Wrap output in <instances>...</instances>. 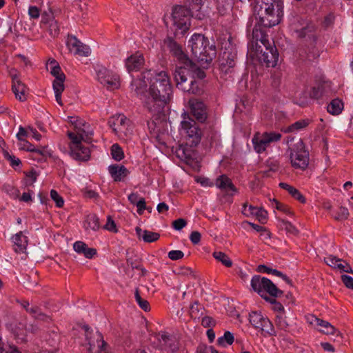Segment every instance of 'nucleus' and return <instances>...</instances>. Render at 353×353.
Instances as JSON below:
<instances>
[{"label": "nucleus", "instance_id": "obj_62", "mask_svg": "<svg viewBox=\"0 0 353 353\" xmlns=\"http://www.w3.org/2000/svg\"><path fill=\"white\" fill-rule=\"evenodd\" d=\"M34 194L33 191L30 190L27 192H23L19 200L23 202H30L32 201V195Z\"/></svg>", "mask_w": 353, "mask_h": 353}, {"label": "nucleus", "instance_id": "obj_22", "mask_svg": "<svg viewBox=\"0 0 353 353\" xmlns=\"http://www.w3.org/2000/svg\"><path fill=\"white\" fill-rule=\"evenodd\" d=\"M158 339L162 345L170 348L172 352L178 348L176 339L167 332H159L158 334Z\"/></svg>", "mask_w": 353, "mask_h": 353}, {"label": "nucleus", "instance_id": "obj_6", "mask_svg": "<svg viewBox=\"0 0 353 353\" xmlns=\"http://www.w3.org/2000/svg\"><path fill=\"white\" fill-rule=\"evenodd\" d=\"M251 287L254 292H257L264 299L265 297H268L266 294L272 297H277L283 294V292L272 281L259 275H254L252 278Z\"/></svg>", "mask_w": 353, "mask_h": 353}, {"label": "nucleus", "instance_id": "obj_31", "mask_svg": "<svg viewBox=\"0 0 353 353\" xmlns=\"http://www.w3.org/2000/svg\"><path fill=\"white\" fill-rule=\"evenodd\" d=\"M256 270L259 272L272 274L276 276L281 277L287 283H288L290 285L292 284L291 280L285 274H283L281 272H280L276 269L270 268L265 265H260L257 267Z\"/></svg>", "mask_w": 353, "mask_h": 353}, {"label": "nucleus", "instance_id": "obj_55", "mask_svg": "<svg viewBox=\"0 0 353 353\" xmlns=\"http://www.w3.org/2000/svg\"><path fill=\"white\" fill-rule=\"evenodd\" d=\"M4 156L6 159H8L10 161V165L13 168L19 166L21 163L19 158H17L14 156L10 155L8 152H6L4 153Z\"/></svg>", "mask_w": 353, "mask_h": 353}, {"label": "nucleus", "instance_id": "obj_29", "mask_svg": "<svg viewBox=\"0 0 353 353\" xmlns=\"http://www.w3.org/2000/svg\"><path fill=\"white\" fill-rule=\"evenodd\" d=\"M74 124L75 128L77 129V132L80 133L84 138L88 137L92 134V130L90 127V125L82 119H77L76 121H71Z\"/></svg>", "mask_w": 353, "mask_h": 353}, {"label": "nucleus", "instance_id": "obj_32", "mask_svg": "<svg viewBox=\"0 0 353 353\" xmlns=\"http://www.w3.org/2000/svg\"><path fill=\"white\" fill-rule=\"evenodd\" d=\"M84 228L86 231H97L100 228L99 218L95 214H90L84 221Z\"/></svg>", "mask_w": 353, "mask_h": 353}, {"label": "nucleus", "instance_id": "obj_56", "mask_svg": "<svg viewBox=\"0 0 353 353\" xmlns=\"http://www.w3.org/2000/svg\"><path fill=\"white\" fill-rule=\"evenodd\" d=\"M197 353H219L211 346H206L204 345H199L197 347Z\"/></svg>", "mask_w": 353, "mask_h": 353}, {"label": "nucleus", "instance_id": "obj_61", "mask_svg": "<svg viewBox=\"0 0 353 353\" xmlns=\"http://www.w3.org/2000/svg\"><path fill=\"white\" fill-rule=\"evenodd\" d=\"M196 181L203 187H212L214 185L213 182H212L208 178L205 177H199L196 179Z\"/></svg>", "mask_w": 353, "mask_h": 353}, {"label": "nucleus", "instance_id": "obj_27", "mask_svg": "<svg viewBox=\"0 0 353 353\" xmlns=\"http://www.w3.org/2000/svg\"><path fill=\"white\" fill-rule=\"evenodd\" d=\"M14 79V82H12L13 92L14 93L17 99L21 101H24L26 99V93L28 88L26 85L21 81V79Z\"/></svg>", "mask_w": 353, "mask_h": 353}, {"label": "nucleus", "instance_id": "obj_16", "mask_svg": "<svg viewBox=\"0 0 353 353\" xmlns=\"http://www.w3.org/2000/svg\"><path fill=\"white\" fill-rule=\"evenodd\" d=\"M189 104L192 114L200 122H203L207 119L205 105L202 101L196 99H190Z\"/></svg>", "mask_w": 353, "mask_h": 353}, {"label": "nucleus", "instance_id": "obj_1", "mask_svg": "<svg viewBox=\"0 0 353 353\" xmlns=\"http://www.w3.org/2000/svg\"><path fill=\"white\" fill-rule=\"evenodd\" d=\"M131 89L139 95L144 106L152 114L160 112L169 102L172 90L169 76L165 71L143 72L141 78L134 79Z\"/></svg>", "mask_w": 353, "mask_h": 353}, {"label": "nucleus", "instance_id": "obj_63", "mask_svg": "<svg viewBox=\"0 0 353 353\" xmlns=\"http://www.w3.org/2000/svg\"><path fill=\"white\" fill-rule=\"evenodd\" d=\"M273 202L275 203V207L276 209H278L281 211H283L287 214L292 213L291 211L290 210V209L286 205L279 203L277 200L274 199Z\"/></svg>", "mask_w": 353, "mask_h": 353}, {"label": "nucleus", "instance_id": "obj_11", "mask_svg": "<svg viewBox=\"0 0 353 353\" xmlns=\"http://www.w3.org/2000/svg\"><path fill=\"white\" fill-rule=\"evenodd\" d=\"M109 125L120 139L128 138L132 134L129 120L123 115L119 114L110 118Z\"/></svg>", "mask_w": 353, "mask_h": 353}, {"label": "nucleus", "instance_id": "obj_20", "mask_svg": "<svg viewBox=\"0 0 353 353\" xmlns=\"http://www.w3.org/2000/svg\"><path fill=\"white\" fill-rule=\"evenodd\" d=\"M108 172L114 181H121L129 174L128 170L124 165L117 164L110 165Z\"/></svg>", "mask_w": 353, "mask_h": 353}, {"label": "nucleus", "instance_id": "obj_14", "mask_svg": "<svg viewBox=\"0 0 353 353\" xmlns=\"http://www.w3.org/2000/svg\"><path fill=\"white\" fill-rule=\"evenodd\" d=\"M250 322L256 329L269 335H275L276 332L271 321L261 313L253 312L250 314Z\"/></svg>", "mask_w": 353, "mask_h": 353}, {"label": "nucleus", "instance_id": "obj_33", "mask_svg": "<svg viewBox=\"0 0 353 353\" xmlns=\"http://www.w3.org/2000/svg\"><path fill=\"white\" fill-rule=\"evenodd\" d=\"M41 22L48 24V30L52 37H55L59 34V27L57 21L53 17H50L48 20H46L44 17H42Z\"/></svg>", "mask_w": 353, "mask_h": 353}, {"label": "nucleus", "instance_id": "obj_52", "mask_svg": "<svg viewBox=\"0 0 353 353\" xmlns=\"http://www.w3.org/2000/svg\"><path fill=\"white\" fill-rule=\"evenodd\" d=\"M313 27L312 26H307L300 30L295 29V32L299 37H305L309 32H312Z\"/></svg>", "mask_w": 353, "mask_h": 353}, {"label": "nucleus", "instance_id": "obj_40", "mask_svg": "<svg viewBox=\"0 0 353 353\" xmlns=\"http://www.w3.org/2000/svg\"><path fill=\"white\" fill-rule=\"evenodd\" d=\"M185 65L188 67V70H190V74H192L193 77H196L200 79H202L205 77L204 71L199 68L191 60L190 61H188V63Z\"/></svg>", "mask_w": 353, "mask_h": 353}, {"label": "nucleus", "instance_id": "obj_9", "mask_svg": "<svg viewBox=\"0 0 353 353\" xmlns=\"http://www.w3.org/2000/svg\"><path fill=\"white\" fill-rule=\"evenodd\" d=\"M83 329L88 346V353H108L106 350L107 344L99 332L90 330L88 325H84Z\"/></svg>", "mask_w": 353, "mask_h": 353}, {"label": "nucleus", "instance_id": "obj_51", "mask_svg": "<svg viewBox=\"0 0 353 353\" xmlns=\"http://www.w3.org/2000/svg\"><path fill=\"white\" fill-rule=\"evenodd\" d=\"M168 255L170 259L176 261L182 259L184 256V253L181 250H171Z\"/></svg>", "mask_w": 353, "mask_h": 353}, {"label": "nucleus", "instance_id": "obj_18", "mask_svg": "<svg viewBox=\"0 0 353 353\" xmlns=\"http://www.w3.org/2000/svg\"><path fill=\"white\" fill-rule=\"evenodd\" d=\"M324 260L327 265L334 269H339L341 272L353 274V270L350 265L341 259L330 255L325 257Z\"/></svg>", "mask_w": 353, "mask_h": 353}, {"label": "nucleus", "instance_id": "obj_36", "mask_svg": "<svg viewBox=\"0 0 353 353\" xmlns=\"http://www.w3.org/2000/svg\"><path fill=\"white\" fill-rule=\"evenodd\" d=\"M68 135L71 140V142L69 145L70 151L76 150L77 147L82 145L81 141L84 139V137L81 136L79 132H77V133L68 132Z\"/></svg>", "mask_w": 353, "mask_h": 353}, {"label": "nucleus", "instance_id": "obj_64", "mask_svg": "<svg viewBox=\"0 0 353 353\" xmlns=\"http://www.w3.org/2000/svg\"><path fill=\"white\" fill-rule=\"evenodd\" d=\"M190 239L193 244H197L201 241V234L197 231H193L190 236Z\"/></svg>", "mask_w": 353, "mask_h": 353}, {"label": "nucleus", "instance_id": "obj_54", "mask_svg": "<svg viewBox=\"0 0 353 353\" xmlns=\"http://www.w3.org/2000/svg\"><path fill=\"white\" fill-rule=\"evenodd\" d=\"M341 279L346 288L353 290V277L343 274L341 276Z\"/></svg>", "mask_w": 353, "mask_h": 353}, {"label": "nucleus", "instance_id": "obj_35", "mask_svg": "<svg viewBox=\"0 0 353 353\" xmlns=\"http://www.w3.org/2000/svg\"><path fill=\"white\" fill-rule=\"evenodd\" d=\"M343 109V103L339 99H333L327 107V112L333 115H337L341 112Z\"/></svg>", "mask_w": 353, "mask_h": 353}, {"label": "nucleus", "instance_id": "obj_57", "mask_svg": "<svg viewBox=\"0 0 353 353\" xmlns=\"http://www.w3.org/2000/svg\"><path fill=\"white\" fill-rule=\"evenodd\" d=\"M186 224L187 223L185 219H178L173 221L172 226L176 230H181L186 225Z\"/></svg>", "mask_w": 353, "mask_h": 353}, {"label": "nucleus", "instance_id": "obj_28", "mask_svg": "<svg viewBox=\"0 0 353 353\" xmlns=\"http://www.w3.org/2000/svg\"><path fill=\"white\" fill-rule=\"evenodd\" d=\"M90 150L88 148L82 145L77 147L76 150L70 151V156L76 160L88 161L90 158Z\"/></svg>", "mask_w": 353, "mask_h": 353}, {"label": "nucleus", "instance_id": "obj_26", "mask_svg": "<svg viewBox=\"0 0 353 353\" xmlns=\"http://www.w3.org/2000/svg\"><path fill=\"white\" fill-rule=\"evenodd\" d=\"M136 234L139 239H143L146 243H152L157 241L159 239V234L146 230H143L139 227L135 228Z\"/></svg>", "mask_w": 353, "mask_h": 353}, {"label": "nucleus", "instance_id": "obj_42", "mask_svg": "<svg viewBox=\"0 0 353 353\" xmlns=\"http://www.w3.org/2000/svg\"><path fill=\"white\" fill-rule=\"evenodd\" d=\"M111 156L117 161H120L124 158L123 149L118 143H114L110 148Z\"/></svg>", "mask_w": 353, "mask_h": 353}, {"label": "nucleus", "instance_id": "obj_12", "mask_svg": "<svg viewBox=\"0 0 353 353\" xmlns=\"http://www.w3.org/2000/svg\"><path fill=\"white\" fill-rule=\"evenodd\" d=\"M98 81L108 90L117 89L120 86L119 76L108 70L103 65H97L95 68Z\"/></svg>", "mask_w": 353, "mask_h": 353}, {"label": "nucleus", "instance_id": "obj_24", "mask_svg": "<svg viewBox=\"0 0 353 353\" xmlns=\"http://www.w3.org/2000/svg\"><path fill=\"white\" fill-rule=\"evenodd\" d=\"M14 249L17 252H23L28 245V238L22 232L17 233L12 237Z\"/></svg>", "mask_w": 353, "mask_h": 353}, {"label": "nucleus", "instance_id": "obj_41", "mask_svg": "<svg viewBox=\"0 0 353 353\" xmlns=\"http://www.w3.org/2000/svg\"><path fill=\"white\" fill-rule=\"evenodd\" d=\"M212 255L216 260L221 262L225 266L229 268L232 265V260L224 252L216 251L213 252Z\"/></svg>", "mask_w": 353, "mask_h": 353}, {"label": "nucleus", "instance_id": "obj_19", "mask_svg": "<svg viewBox=\"0 0 353 353\" xmlns=\"http://www.w3.org/2000/svg\"><path fill=\"white\" fill-rule=\"evenodd\" d=\"M144 63V57L142 54L136 52L125 60V67L128 72L139 70Z\"/></svg>", "mask_w": 353, "mask_h": 353}, {"label": "nucleus", "instance_id": "obj_48", "mask_svg": "<svg viewBox=\"0 0 353 353\" xmlns=\"http://www.w3.org/2000/svg\"><path fill=\"white\" fill-rule=\"evenodd\" d=\"M134 296L136 301L137 302L138 305L142 310H143L145 312L150 310V304L148 301L141 298L137 290L135 292Z\"/></svg>", "mask_w": 353, "mask_h": 353}, {"label": "nucleus", "instance_id": "obj_17", "mask_svg": "<svg viewBox=\"0 0 353 353\" xmlns=\"http://www.w3.org/2000/svg\"><path fill=\"white\" fill-rule=\"evenodd\" d=\"M242 213L247 217L256 216L262 223L266 220L268 216V212L264 209L247 204L243 205Z\"/></svg>", "mask_w": 353, "mask_h": 353}, {"label": "nucleus", "instance_id": "obj_5", "mask_svg": "<svg viewBox=\"0 0 353 353\" xmlns=\"http://www.w3.org/2000/svg\"><path fill=\"white\" fill-rule=\"evenodd\" d=\"M182 117L183 120L181 121L179 128L180 134L185 139L187 145L194 147L201 141V130L196 125V123L186 112L183 113Z\"/></svg>", "mask_w": 353, "mask_h": 353}, {"label": "nucleus", "instance_id": "obj_44", "mask_svg": "<svg viewBox=\"0 0 353 353\" xmlns=\"http://www.w3.org/2000/svg\"><path fill=\"white\" fill-rule=\"evenodd\" d=\"M234 338L232 333L227 331L224 333L223 336L217 339V343L223 347L232 345L234 342Z\"/></svg>", "mask_w": 353, "mask_h": 353}, {"label": "nucleus", "instance_id": "obj_58", "mask_svg": "<svg viewBox=\"0 0 353 353\" xmlns=\"http://www.w3.org/2000/svg\"><path fill=\"white\" fill-rule=\"evenodd\" d=\"M201 324L205 327H210L215 325V321L210 316H205L202 319Z\"/></svg>", "mask_w": 353, "mask_h": 353}, {"label": "nucleus", "instance_id": "obj_43", "mask_svg": "<svg viewBox=\"0 0 353 353\" xmlns=\"http://www.w3.org/2000/svg\"><path fill=\"white\" fill-rule=\"evenodd\" d=\"M27 312L38 320L46 321L48 319V316L43 314L37 305H32L30 308H27Z\"/></svg>", "mask_w": 353, "mask_h": 353}, {"label": "nucleus", "instance_id": "obj_60", "mask_svg": "<svg viewBox=\"0 0 353 353\" xmlns=\"http://www.w3.org/2000/svg\"><path fill=\"white\" fill-rule=\"evenodd\" d=\"M137 208V212L141 214L143 210L146 208L145 199L141 197L139 201L135 204Z\"/></svg>", "mask_w": 353, "mask_h": 353}, {"label": "nucleus", "instance_id": "obj_47", "mask_svg": "<svg viewBox=\"0 0 353 353\" xmlns=\"http://www.w3.org/2000/svg\"><path fill=\"white\" fill-rule=\"evenodd\" d=\"M274 298L265 297V299L272 305V310L276 312V314L285 313L284 307L281 303L276 301Z\"/></svg>", "mask_w": 353, "mask_h": 353}, {"label": "nucleus", "instance_id": "obj_45", "mask_svg": "<svg viewBox=\"0 0 353 353\" xmlns=\"http://www.w3.org/2000/svg\"><path fill=\"white\" fill-rule=\"evenodd\" d=\"M310 121L308 119H302L296 121L288 127L287 132H296L305 128L308 125Z\"/></svg>", "mask_w": 353, "mask_h": 353}, {"label": "nucleus", "instance_id": "obj_21", "mask_svg": "<svg viewBox=\"0 0 353 353\" xmlns=\"http://www.w3.org/2000/svg\"><path fill=\"white\" fill-rule=\"evenodd\" d=\"M188 74H190L188 67L183 63H179L174 73V78L177 86L187 81V76Z\"/></svg>", "mask_w": 353, "mask_h": 353}, {"label": "nucleus", "instance_id": "obj_38", "mask_svg": "<svg viewBox=\"0 0 353 353\" xmlns=\"http://www.w3.org/2000/svg\"><path fill=\"white\" fill-rule=\"evenodd\" d=\"M19 147L20 150L35 152L41 155L45 154V148H43V149L36 148L32 144L29 143L26 139L20 141Z\"/></svg>", "mask_w": 353, "mask_h": 353}, {"label": "nucleus", "instance_id": "obj_7", "mask_svg": "<svg viewBox=\"0 0 353 353\" xmlns=\"http://www.w3.org/2000/svg\"><path fill=\"white\" fill-rule=\"evenodd\" d=\"M290 160L294 169L305 170L310 161L309 152L302 141H299L290 149Z\"/></svg>", "mask_w": 353, "mask_h": 353}, {"label": "nucleus", "instance_id": "obj_25", "mask_svg": "<svg viewBox=\"0 0 353 353\" xmlns=\"http://www.w3.org/2000/svg\"><path fill=\"white\" fill-rule=\"evenodd\" d=\"M75 252L83 254L88 259H92L96 254L97 250L94 248H88V245L82 241H77L73 245Z\"/></svg>", "mask_w": 353, "mask_h": 353}, {"label": "nucleus", "instance_id": "obj_4", "mask_svg": "<svg viewBox=\"0 0 353 353\" xmlns=\"http://www.w3.org/2000/svg\"><path fill=\"white\" fill-rule=\"evenodd\" d=\"M167 27L173 28L175 32L181 31L183 34L190 27V11L181 6H176L172 8L170 15H165L163 18Z\"/></svg>", "mask_w": 353, "mask_h": 353}, {"label": "nucleus", "instance_id": "obj_59", "mask_svg": "<svg viewBox=\"0 0 353 353\" xmlns=\"http://www.w3.org/2000/svg\"><path fill=\"white\" fill-rule=\"evenodd\" d=\"M285 230L292 234L296 235L299 232L298 230L290 222H284Z\"/></svg>", "mask_w": 353, "mask_h": 353}, {"label": "nucleus", "instance_id": "obj_49", "mask_svg": "<svg viewBox=\"0 0 353 353\" xmlns=\"http://www.w3.org/2000/svg\"><path fill=\"white\" fill-rule=\"evenodd\" d=\"M50 196H51L52 199L56 203L57 207H58V208L63 207V205L64 204V201H63L62 196H61L56 190H52L50 191Z\"/></svg>", "mask_w": 353, "mask_h": 353}, {"label": "nucleus", "instance_id": "obj_46", "mask_svg": "<svg viewBox=\"0 0 353 353\" xmlns=\"http://www.w3.org/2000/svg\"><path fill=\"white\" fill-rule=\"evenodd\" d=\"M332 216L338 221L346 220L349 216L348 209L345 207L341 206L336 212L332 214Z\"/></svg>", "mask_w": 353, "mask_h": 353}, {"label": "nucleus", "instance_id": "obj_13", "mask_svg": "<svg viewBox=\"0 0 353 353\" xmlns=\"http://www.w3.org/2000/svg\"><path fill=\"white\" fill-rule=\"evenodd\" d=\"M236 59V52L232 48H225L219 57V67L222 74H231L234 72Z\"/></svg>", "mask_w": 353, "mask_h": 353}, {"label": "nucleus", "instance_id": "obj_15", "mask_svg": "<svg viewBox=\"0 0 353 353\" xmlns=\"http://www.w3.org/2000/svg\"><path fill=\"white\" fill-rule=\"evenodd\" d=\"M66 45L70 52L74 54L88 57L90 54V48L81 43L74 36L68 37Z\"/></svg>", "mask_w": 353, "mask_h": 353}, {"label": "nucleus", "instance_id": "obj_50", "mask_svg": "<svg viewBox=\"0 0 353 353\" xmlns=\"http://www.w3.org/2000/svg\"><path fill=\"white\" fill-rule=\"evenodd\" d=\"M28 15L30 19H37L40 16V10L35 6H30L28 8Z\"/></svg>", "mask_w": 353, "mask_h": 353}, {"label": "nucleus", "instance_id": "obj_39", "mask_svg": "<svg viewBox=\"0 0 353 353\" xmlns=\"http://www.w3.org/2000/svg\"><path fill=\"white\" fill-rule=\"evenodd\" d=\"M317 326L321 327L319 329V332L325 334H334L336 329L328 321L321 319Z\"/></svg>", "mask_w": 353, "mask_h": 353}, {"label": "nucleus", "instance_id": "obj_2", "mask_svg": "<svg viewBox=\"0 0 353 353\" xmlns=\"http://www.w3.org/2000/svg\"><path fill=\"white\" fill-rule=\"evenodd\" d=\"M261 23H256L252 30V48L254 55L259 61L266 67H274L278 61L279 54L272 42L268 39Z\"/></svg>", "mask_w": 353, "mask_h": 353}, {"label": "nucleus", "instance_id": "obj_3", "mask_svg": "<svg viewBox=\"0 0 353 353\" xmlns=\"http://www.w3.org/2000/svg\"><path fill=\"white\" fill-rule=\"evenodd\" d=\"M189 44L192 54L198 61L210 63L216 55L215 46L210 44L208 39L202 34H193Z\"/></svg>", "mask_w": 353, "mask_h": 353}, {"label": "nucleus", "instance_id": "obj_34", "mask_svg": "<svg viewBox=\"0 0 353 353\" xmlns=\"http://www.w3.org/2000/svg\"><path fill=\"white\" fill-rule=\"evenodd\" d=\"M279 186L286 190L294 199L303 203L305 202V199L303 195L295 188L291 186L286 183H280Z\"/></svg>", "mask_w": 353, "mask_h": 353}, {"label": "nucleus", "instance_id": "obj_30", "mask_svg": "<svg viewBox=\"0 0 353 353\" xmlns=\"http://www.w3.org/2000/svg\"><path fill=\"white\" fill-rule=\"evenodd\" d=\"M170 47L173 55L179 60V63L186 65L188 61H190V59L183 53L181 48L177 43L175 42H171Z\"/></svg>", "mask_w": 353, "mask_h": 353}, {"label": "nucleus", "instance_id": "obj_53", "mask_svg": "<svg viewBox=\"0 0 353 353\" xmlns=\"http://www.w3.org/2000/svg\"><path fill=\"white\" fill-rule=\"evenodd\" d=\"M103 228L110 232H117L115 222L112 219V218L110 216H108L107 222H106L105 225H104Z\"/></svg>", "mask_w": 353, "mask_h": 353}, {"label": "nucleus", "instance_id": "obj_10", "mask_svg": "<svg viewBox=\"0 0 353 353\" xmlns=\"http://www.w3.org/2000/svg\"><path fill=\"white\" fill-rule=\"evenodd\" d=\"M281 138V134L274 132H264L261 134L257 132L254 135L252 142L254 150L257 153H262L271 143L277 142Z\"/></svg>", "mask_w": 353, "mask_h": 353}, {"label": "nucleus", "instance_id": "obj_23", "mask_svg": "<svg viewBox=\"0 0 353 353\" xmlns=\"http://www.w3.org/2000/svg\"><path fill=\"white\" fill-rule=\"evenodd\" d=\"M215 185L216 186V188H218L219 189L223 192H228L229 191H236L234 185L232 183L231 179H229L225 174H222L216 178L215 181Z\"/></svg>", "mask_w": 353, "mask_h": 353}, {"label": "nucleus", "instance_id": "obj_37", "mask_svg": "<svg viewBox=\"0 0 353 353\" xmlns=\"http://www.w3.org/2000/svg\"><path fill=\"white\" fill-rule=\"evenodd\" d=\"M275 323L279 329L284 331L289 330L290 325L287 319L285 312L283 314H276Z\"/></svg>", "mask_w": 353, "mask_h": 353}, {"label": "nucleus", "instance_id": "obj_8", "mask_svg": "<svg viewBox=\"0 0 353 353\" xmlns=\"http://www.w3.org/2000/svg\"><path fill=\"white\" fill-rule=\"evenodd\" d=\"M48 68H50V73L55 77L53 81V90L55 94V99L59 105H63L61 101V94L64 90V81L65 76L61 71V69L55 60H52L48 63Z\"/></svg>", "mask_w": 353, "mask_h": 353}]
</instances>
